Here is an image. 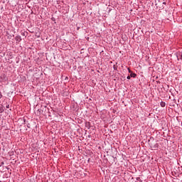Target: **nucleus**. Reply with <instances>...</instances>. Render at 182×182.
I'll return each instance as SVG.
<instances>
[{
	"mask_svg": "<svg viewBox=\"0 0 182 182\" xmlns=\"http://www.w3.org/2000/svg\"><path fill=\"white\" fill-rule=\"evenodd\" d=\"M136 180H137V181H139V182H143V181L141 180V178H140V177H137V178H136Z\"/></svg>",
	"mask_w": 182,
	"mask_h": 182,
	"instance_id": "8",
	"label": "nucleus"
},
{
	"mask_svg": "<svg viewBox=\"0 0 182 182\" xmlns=\"http://www.w3.org/2000/svg\"><path fill=\"white\" fill-rule=\"evenodd\" d=\"M148 143L151 149H153L154 150H157V149H159V144L156 143L155 144H154L153 142L150 141V139L148 141Z\"/></svg>",
	"mask_w": 182,
	"mask_h": 182,
	"instance_id": "1",
	"label": "nucleus"
},
{
	"mask_svg": "<svg viewBox=\"0 0 182 182\" xmlns=\"http://www.w3.org/2000/svg\"><path fill=\"white\" fill-rule=\"evenodd\" d=\"M131 76L130 75H128L127 77V79H128V80H130V79H131Z\"/></svg>",
	"mask_w": 182,
	"mask_h": 182,
	"instance_id": "11",
	"label": "nucleus"
},
{
	"mask_svg": "<svg viewBox=\"0 0 182 182\" xmlns=\"http://www.w3.org/2000/svg\"><path fill=\"white\" fill-rule=\"evenodd\" d=\"M113 69H114V70H117V65H113Z\"/></svg>",
	"mask_w": 182,
	"mask_h": 182,
	"instance_id": "9",
	"label": "nucleus"
},
{
	"mask_svg": "<svg viewBox=\"0 0 182 182\" xmlns=\"http://www.w3.org/2000/svg\"><path fill=\"white\" fill-rule=\"evenodd\" d=\"M160 106L161 107H166V103L164 102L161 101L160 103Z\"/></svg>",
	"mask_w": 182,
	"mask_h": 182,
	"instance_id": "6",
	"label": "nucleus"
},
{
	"mask_svg": "<svg viewBox=\"0 0 182 182\" xmlns=\"http://www.w3.org/2000/svg\"><path fill=\"white\" fill-rule=\"evenodd\" d=\"M27 127H28V129L31 128V127L29 126V124L27 125Z\"/></svg>",
	"mask_w": 182,
	"mask_h": 182,
	"instance_id": "16",
	"label": "nucleus"
},
{
	"mask_svg": "<svg viewBox=\"0 0 182 182\" xmlns=\"http://www.w3.org/2000/svg\"><path fill=\"white\" fill-rule=\"evenodd\" d=\"M150 140H154L153 137H152V138H150Z\"/></svg>",
	"mask_w": 182,
	"mask_h": 182,
	"instance_id": "18",
	"label": "nucleus"
},
{
	"mask_svg": "<svg viewBox=\"0 0 182 182\" xmlns=\"http://www.w3.org/2000/svg\"><path fill=\"white\" fill-rule=\"evenodd\" d=\"M21 36H25L26 38V36H28V33H26V31H25V30H21Z\"/></svg>",
	"mask_w": 182,
	"mask_h": 182,
	"instance_id": "3",
	"label": "nucleus"
},
{
	"mask_svg": "<svg viewBox=\"0 0 182 182\" xmlns=\"http://www.w3.org/2000/svg\"><path fill=\"white\" fill-rule=\"evenodd\" d=\"M38 112H39V113H41V109H38Z\"/></svg>",
	"mask_w": 182,
	"mask_h": 182,
	"instance_id": "17",
	"label": "nucleus"
},
{
	"mask_svg": "<svg viewBox=\"0 0 182 182\" xmlns=\"http://www.w3.org/2000/svg\"><path fill=\"white\" fill-rule=\"evenodd\" d=\"M128 69V72H129V73H132L133 71H132V70H130V68H127Z\"/></svg>",
	"mask_w": 182,
	"mask_h": 182,
	"instance_id": "10",
	"label": "nucleus"
},
{
	"mask_svg": "<svg viewBox=\"0 0 182 182\" xmlns=\"http://www.w3.org/2000/svg\"><path fill=\"white\" fill-rule=\"evenodd\" d=\"M6 109H9V104L6 105Z\"/></svg>",
	"mask_w": 182,
	"mask_h": 182,
	"instance_id": "12",
	"label": "nucleus"
},
{
	"mask_svg": "<svg viewBox=\"0 0 182 182\" xmlns=\"http://www.w3.org/2000/svg\"><path fill=\"white\" fill-rule=\"evenodd\" d=\"M51 21H55V18H51Z\"/></svg>",
	"mask_w": 182,
	"mask_h": 182,
	"instance_id": "14",
	"label": "nucleus"
},
{
	"mask_svg": "<svg viewBox=\"0 0 182 182\" xmlns=\"http://www.w3.org/2000/svg\"><path fill=\"white\" fill-rule=\"evenodd\" d=\"M163 4H164V5H166L167 3H166V1H164V2H163Z\"/></svg>",
	"mask_w": 182,
	"mask_h": 182,
	"instance_id": "13",
	"label": "nucleus"
},
{
	"mask_svg": "<svg viewBox=\"0 0 182 182\" xmlns=\"http://www.w3.org/2000/svg\"><path fill=\"white\" fill-rule=\"evenodd\" d=\"M15 41H16V43H19V42L22 41V38L21 37V36H16L15 37Z\"/></svg>",
	"mask_w": 182,
	"mask_h": 182,
	"instance_id": "2",
	"label": "nucleus"
},
{
	"mask_svg": "<svg viewBox=\"0 0 182 182\" xmlns=\"http://www.w3.org/2000/svg\"><path fill=\"white\" fill-rule=\"evenodd\" d=\"M80 29V27L77 28V31H79Z\"/></svg>",
	"mask_w": 182,
	"mask_h": 182,
	"instance_id": "15",
	"label": "nucleus"
},
{
	"mask_svg": "<svg viewBox=\"0 0 182 182\" xmlns=\"http://www.w3.org/2000/svg\"><path fill=\"white\" fill-rule=\"evenodd\" d=\"M4 111H5V107H4V106L0 105V113H4Z\"/></svg>",
	"mask_w": 182,
	"mask_h": 182,
	"instance_id": "4",
	"label": "nucleus"
},
{
	"mask_svg": "<svg viewBox=\"0 0 182 182\" xmlns=\"http://www.w3.org/2000/svg\"><path fill=\"white\" fill-rule=\"evenodd\" d=\"M85 126L86 127H88V129H90V122H85Z\"/></svg>",
	"mask_w": 182,
	"mask_h": 182,
	"instance_id": "7",
	"label": "nucleus"
},
{
	"mask_svg": "<svg viewBox=\"0 0 182 182\" xmlns=\"http://www.w3.org/2000/svg\"><path fill=\"white\" fill-rule=\"evenodd\" d=\"M130 76L131 77H136V76H137V74L132 72L130 73Z\"/></svg>",
	"mask_w": 182,
	"mask_h": 182,
	"instance_id": "5",
	"label": "nucleus"
}]
</instances>
